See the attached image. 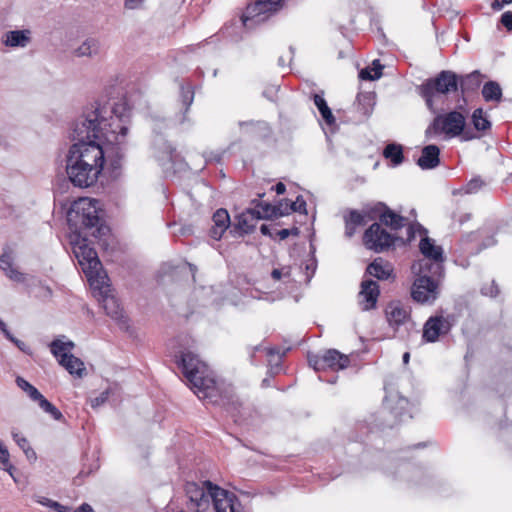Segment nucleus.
Here are the masks:
<instances>
[{"instance_id": "f257e3e1", "label": "nucleus", "mask_w": 512, "mask_h": 512, "mask_svg": "<svg viewBox=\"0 0 512 512\" xmlns=\"http://www.w3.org/2000/svg\"><path fill=\"white\" fill-rule=\"evenodd\" d=\"M97 201L89 198H79L74 201L67 212V224L70 231L78 238H82L74 246V254L85 274H98V283H104L107 275L99 271L102 264L96 250L87 244V236L101 239L110 232L104 220L99 216Z\"/></svg>"}, {"instance_id": "f03ea898", "label": "nucleus", "mask_w": 512, "mask_h": 512, "mask_svg": "<svg viewBox=\"0 0 512 512\" xmlns=\"http://www.w3.org/2000/svg\"><path fill=\"white\" fill-rule=\"evenodd\" d=\"M67 177L74 187L95 185L105 164L102 145L72 144L65 157Z\"/></svg>"}, {"instance_id": "7ed1b4c3", "label": "nucleus", "mask_w": 512, "mask_h": 512, "mask_svg": "<svg viewBox=\"0 0 512 512\" xmlns=\"http://www.w3.org/2000/svg\"><path fill=\"white\" fill-rule=\"evenodd\" d=\"M189 342L187 340V347L179 350V355L176 356V362L184 377L199 399L214 404H224L212 372L193 350L194 341L191 340V344Z\"/></svg>"}, {"instance_id": "20e7f679", "label": "nucleus", "mask_w": 512, "mask_h": 512, "mask_svg": "<svg viewBox=\"0 0 512 512\" xmlns=\"http://www.w3.org/2000/svg\"><path fill=\"white\" fill-rule=\"evenodd\" d=\"M106 113L105 107L98 103L86 107L72 124L70 138L73 144L101 145L102 140L106 142L107 127L112 126Z\"/></svg>"}, {"instance_id": "39448f33", "label": "nucleus", "mask_w": 512, "mask_h": 512, "mask_svg": "<svg viewBox=\"0 0 512 512\" xmlns=\"http://www.w3.org/2000/svg\"><path fill=\"white\" fill-rule=\"evenodd\" d=\"M111 113L116 117L117 123L109 121L112 126L107 127L109 134H106V144L110 146L109 150H111L113 154L111 166L115 170L120 168V162L126 151V136L129 131L127 122L130 115V108L126 102L121 101L111 107Z\"/></svg>"}, {"instance_id": "423d86ee", "label": "nucleus", "mask_w": 512, "mask_h": 512, "mask_svg": "<svg viewBox=\"0 0 512 512\" xmlns=\"http://www.w3.org/2000/svg\"><path fill=\"white\" fill-rule=\"evenodd\" d=\"M440 134H445L446 138L460 136L464 141L477 137L472 130L466 129L465 116L456 110L437 115L425 130L427 139Z\"/></svg>"}, {"instance_id": "0eeeda50", "label": "nucleus", "mask_w": 512, "mask_h": 512, "mask_svg": "<svg viewBox=\"0 0 512 512\" xmlns=\"http://www.w3.org/2000/svg\"><path fill=\"white\" fill-rule=\"evenodd\" d=\"M459 90V75L451 70H442L436 76L426 79L416 86V92L421 96L426 107L435 112L434 98L455 93Z\"/></svg>"}, {"instance_id": "6e6552de", "label": "nucleus", "mask_w": 512, "mask_h": 512, "mask_svg": "<svg viewBox=\"0 0 512 512\" xmlns=\"http://www.w3.org/2000/svg\"><path fill=\"white\" fill-rule=\"evenodd\" d=\"M364 246L375 253H382L393 247L397 242H402L403 238L387 232L380 223L371 224L363 234Z\"/></svg>"}, {"instance_id": "1a4fd4ad", "label": "nucleus", "mask_w": 512, "mask_h": 512, "mask_svg": "<svg viewBox=\"0 0 512 512\" xmlns=\"http://www.w3.org/2000/svg\"><path fill=\"white\" fill-rule=\"evenodd\" d=\"M283 0H256L247 5L241 17L242 25L252 28L254 25L265 22L269 15L275 13L282 7Z\"/></svg>"}, {"instance_id": "9d476101", "label": "nucleus", "mask_w": 512, "mask_h": 512, "mask_svg": "<svg viewBox=\"0 0 512 512\" xmlns=\"http://www.w3.org/2000/svg\"><path fill=\"white\" fill-rule=\"evenodd\" d=\"M308 362L315 371L331 369L333 371L343 370L350 364L348 355L336 349L326 350L322 355L313 354L308 356Z\"/></svg>"}, {"instance_id": "9b49d317", "label": "nucleus", "mask_w": 512, "mask_h": 512, "mask_svg": "<svg viewBox=\"0 0 512 512\" xmlns=\"http://www.w3.org/2000/svg\"><path fill=\"white\" fill-rule=\"evenodd\" d=\"M153 146L155 149V157L164 171L168 172L170 169L168 164L171 165V168H174L175 166L178 168L181 167L182 159L177 153L176 148L162 135L155 136L153 140Z\"/></svg>"}, {"instance_id": "f8f14e48", "label": "nucleus", "mask_w": 512, "mask_h": 512, "mask_svg": "<svg viewBox=\"0 0 512 512\" xmlns=\"http://www.w3.org/2000/svg\"><path fill=\"white\" fill-rule=\"evenodd\" d=\"M414 301L424 304L433 303L438 297V283L429 275L417 276L411 287Z\"/></svg>"}, {"instance_id": "ddd939ff", "label": "nucleus", "mask_w": 512, "mask_h": 512, "mask_svg": "<svg viewBox=\"0 0 512 512\" xmlns=\"http://www.w3.org/2000/svg\"><path fill=\"white\" fill-rule=\"evenodd\" d=\"M257 221L252 208H247L235 216L229 233L233 237H243L244 235L251 234L255 230Z\"/></svg>"}, {"instance_id": "4468645a", "label": "nucleus", "mask_w": 512, "mask_h": 512, "mask_svg": "<svg viewBox=\"0 0 512 512\" xmlns=\"http://www.w3.org/2000/svg\"><path fill=\"white\" fill-rule=\"evenodd\" d=\"M372 211L379 215V221L381 225L383 224L394 231L403 228L408 221L406 217L396 213L382 202L377 203Z\"/></svg>"}, {"instance_id": "2eb2a0df", "label": "nucleus", "mask_w": 512, "mask_h": 512, "mask_svg": "<svg viewBox=\"0 0 512 512\" xmlns=\"http://www.w3.org/2000/svg\"><path fill=\"white\" fill-rule=\"evenodd\" d=\"M241 132L253 138L266 140L272 135V128L264 120L239 121Z\"/></svg>"}, {"instance_id": "dca6fc26", "label": "nucleus", "mask_w": 512, "mask_h": 512, "mask_svg": "<svg viewBox=\"0 0 512 512\" xmlns=\"http://www.w3.org/2000/svg\"><path fill=\"white\" fill-rule=\"evenodd\" d=\"M380 294L379 285L372 279H365L361 282L359 293L360 304L363 310H369L376 306Z\"/></svg>"}, {"instance_id": "f3484780", "label": "nucleus", "mask_w": 512, "mask_h": 512, "mask_svg": "<svg viewBox=\"0 0 512 512\" xmlns=\"http://www.w3.org/2000/svg\"><path fill=\"white\" fill-rule=\"evenodd\" d=\"M109 285L104 287L101 282L98 283V292L102 297L101 303L107 316L111 317V320H122V314L119 302L114 295L108 294L110 291Z\"/></svg>"}, {"instance_id": "a211bd4d", "label": "nucleus", "mask_w": 512, "mask_h": 512, "mask_svg": "<svg viewBox=\"0 0 512 512\" xmlns=\"http://www.w3.org/2000/svg\"><path fill=\"white\" fill-rule=\"evenodd\" d=\"M212 221L213 226L209 230V236L218 241L228 228L231 229L232 222L228 211L224 208H220L214 212Z\"/></svg>"}, {"instance_id": "6ab92c4d", "label": "nucleus", "mask_w": 512, "mask_h": 512, "mask_svg": "<svg viewBox=\"0 0 512 512\" xmlns=\"http://www.w3.org/2000/svg\"><path fill=\"white\" fill-rule=\"evenodd\" d=\"M440 164V148L435 144H429L422 148L417 165L423 170L436 168Z\"/></svg>"}, {"instance_id": "aec40b11", "label": "nucleus", "mask_w": 512, "mask_h": 512, "mask_svg": "<svg viewBox=\"0 0 512 512\" xmlns=\"http://www.w3.org/2000/svg\"><path fill=\"white\" fill-rule=\"evenodd\" d=\"M252 203L255 204V207L252 208V211L254 212L257 220H271L284 216L283 210H281V206H276V204L272 205L269 202L260 200H253Z\"/></svg>"}, {"instance_id": "412c9836", "label": "nucleus", "mask_w": 512, "mask_h": 512, "mask_svg": "<svg viewBox=\"0 0 512 512\" xmlns=\"http://www.w3.org/2000/svg\"><path fill=\"white\" fill-rule=\"evenodd\" d=\"M0 269L12 281L24 283L26 276L13 266V256L9 249H5L0 255Z\"/></svg>"}, {"instance_id": "4be33fe9", "label": "nucleus", "mask_w": 512, "mask_h": 512, "mask_svg": "<svg viewBox=\"0 0 512 512\" xmlns=\"http://www.w3.org/2000/svg\"><path fill=\"white\" fill-rule=\"evenodd\" d=\"M24 283H26L28 294L40 301H48L53 296L52 289L40 279L31 277L28 280L26 279Z\"/></svg>"}, {"instance_id": "5701e85b", "label": "nucleus", "mask_w": 512, "mask_h": 512, "mask_svg": "<svg viewBox=\"0 0 512 512\" xmlns=\"http://www.w3.org/2000/svg\"><path fill=\"white\" fill-rule=\"evenodd\" d=\"M365 273L378 280H387L393 276V268L389 262L378 257L367 266Z\"/></svg>"}, {"instance_id": "b1692460", "label": "nucleus", "mask_w": 512, "mask_h": 512, "mask_svg": "<svg viewBox=\"0 0 512 512\" xmlns=\"http://www.w3.org/2000/svg\"><path fill=\"white\" fill-rule=\"evenodd\" d=\"M450 329V322H425L422 338L425 342H435L440 336L447 334Z\"/></svg>"}, {"instance_id": "393cba45", "label": "nucleus", "mask_w": 512, "mask_h": 512, "mask_svg": "<svg viewBox=\"0 0 512 512\" xmlns=\"http://www.w3.org/2000/svg\"><path fill=\"white\" fill-rule=\"evenodd\" d=\"M30 42L29 30L7 31L2 37V43L6 47H26Z\"/></svg>"}, {"instance_id": "a878e982", "label": "nucleus", "mask_w": 512, "mask_h": 512, "mask_svg": "<svg viewBox=\"0 0 512 512\" xmlns=\"http://www.w3.org/2000/svg\"><path fill=\"white\" fill-rule=\"evenodd\" d=\"M74 347V342L65 340V337L57 338L50 344L51 353L57 358L59 364L73 355L71 351Z\"/></svg>"}, {"instance_id": "bb28decb", "label": "nucleus", "mask_w": 512, "mask_h": 512, "mask_svg": "<svg viewBox=\"0 0 512 512\" xmlns=\"http://www.w3.org/2000/svg\"><path fill=\"white\" fill-rule=\"evenodd\" d=\"M419 249L425 257L424 260H444L442 247L436 245L434 240L427 235L421 238Z\"/></svg>"}, {"instance_id": "cd10ccee", "label": "nucleus", "mask_w": 512, "mask_h": 512, "mask_svg": "<svg viewBox=\"0 0 512 512\" xmlns=\"http://www.w3.org/2000/svg\"><path fill=\"white\" fill-rule=\"evenodd\" d=\"M483 75L475 70L464 76H459V89L462 94L475 92L481 85Z\"/></svg>"}, {"instance_id": "c85d7f7f", "label": "nucleus", "mask_w": 512, "mask_h": 512, "mask_svg": "<svg viewBox=\"0 0 512 512\" xmlns=\"http://www.w3.org/2000/svg\"><path fill=\"white\" fill-rule=\"evenodd\" d=\"M444 260H421L419 262V275H429L432 279L441 278L444 274Z\"/></svg>"}, {"instance_id": "c756f323", "label": "nucleus", "mask_w": 512, "mask_h": 512, "mask_svg": "<svg viewBox=\"0 0 512 512\" xmlns=\"http://www.w3.org/2000/svg\"><path fill=\"white\" fill-rule=\"evenodd\" d=\"M101 49L100 41L97 38L89 37L83 43L74 49L73 54L76 57H95L99 55Z\"/></svg>"}, {"instance_id": "7c9ffc66", "label": "nucleus", "mask_w": 512, "mask_h": 512, "mask_svg": "<svg viewBox=\"0 0 512 512\" xmlns=\"http://www.w3.org/2000/svg\"><path fill=\"white\" fill-rule=\"evenodd\" d=\"M180 103H181V116L179 117V123L183 124L187 121L186 114L188 113L190 106L194 101V90L191 85H180Z\"/></svg>"}, {"instance_id": "2f4dec72", "label": "nucleus", "mask_w": 512, "mask_h": 512, "mask_svg": "<svg viewBox=\"0 0 512 512\" xmlns=\"http://www.w3.org/2000/svg\"><path fill=\"white\" fill-rule=\"evenodd\" d=\"M482 97L486 102L502 101L503 93L500 84L497 81L489 80L484 83L482 88Z\"/></svg>"}, {"instance_id": "473e14b6", "label": "nucleus", "mask_w": 512, "mask_h": 512, "mask_svg": "<svg viewBox=\"0 0 512 512\" xmlns=\"http://www.w3.org/2000/svg\"><path fill=\"white\" fill-rule=\"evenodd\" d=\"M383 156L390 160L394 167L399 166L404 161L403 147L397 143H389L383 149Z\"/></svg>"}, {"instance_id": "72a5a7b5", "label": "nucleus", "mask_w": 512, "mask_h": 512, "mask_svg": "<svg viewBox=\"0 0 512 512\" xmlns=\"http://www.w3.org/2000/svg\"><path fill=\"white\" fill-rule=\"evenodd\" d=\"M313 101L325 123L328 126L334 125L336 119L324 97L320 94H313Z\"/></svg>"}, {"instance_id": "f704fd0d", "label": "nucleus", "mask_w": 512, "mask_h": 512, "mask_svg": "<svg viewBox=\"0 0 512 512\" xmlns=\"http://www.w3.org/2000/svg\"><path fill=\"white\" fill-rule=\"evenodd\" d=\"M358 104V110L365 116H369L375 105V93L374 92H360L356 97Z\"/></svg>"}, {"instance_id": "c9c22d12", "label": "nucleus", "mask_w": 512, "mask_h": 512, "mask_svg": "<svg viewBox=\"0 0 512 512\" xmlns=\"http://www.w3.org/2000/svg\"><path fill=\"white\" fill-rule=\"evenodd\" d=\"M71 375L82 378L86 373V368L83 361L74 355L66 358L61 364Z\"/></svg>"}, {"instance_id": "e433bc0d", "label": "nucleus", "mask_w": 512, "mask_h": 512, "mask_svg": "<svg viewBox=\"0 0 512 512\" xmlns=\"http://www.w3.org/2000/svg\"><path fill=\"white\" fill-rule=\"evenodd\" d=\"M268 357V365L274 373H278L281 367L282 357L286 354L287 350H282L277 347H270L264 349Z\"/></svg>"}, {"instance_id": "4c0bfd02", "label": "nucleus", "mask_w": 512, "mask_h": 512, "mask_svg": "<svg viewBox=\"0 0 512 512\" xmlns=\"http://www.w3.org/2000/svg\"><path fill=\"white\" fill-rule=\"evenodd\" d=\"M387 316L392 320H406L409 317L408 307L402 305L400 302H391L386 309Z\"/></svg>"}, {"instance_id": "58836bf2", "label": "nucleus", "mask_w": 512, "mask_h": 512, "mask_svg": "<svg viewBox=\"0 0 512 512\" xmlns=\"http://www.w3.org/2000/svg\"><path fill=\"white\" fill-rule=\"evenodd\" d=\"M471 121L477 131H486L491 128V122L484 116L482 108H477L473 111Z\"/></svg>"}, {"instance_id": "ea45409f", "label": "nucleus", "mask_w": 512, "mask_h": 512, "mask_svg": "<svg viewBox=\"0 0 512 512\" xmlns=\"http://www.w3.org/2000/svg\"><path fill=\"white\" fill-rule=\"evenodd\" d=\"M15 382L17 386L30 397L31 400L38 402L40 398H42L43 395L38 391V389L26 381L23 377L18 376Z\"/></svg>"}, {"instance_id": "a19ab883", "label": "nucleus", "mask_w": 512, "mask_h": 512, "mask_svg": "<svg viewBox=\"0 0 512 512\" xmlns=\"http://www.w3.org/2000/svg\"><path fill=\"white\" fill-rule=\"evenodd\" d=\"M285 203V210H283L284 216L289 215L291 212H299L301 214L307 215V209H306V201L304 200L303 196L298 195L296 200L294 202H284Z\"/></svg>"}, {"instance_id": "79ce46f5", "label": "nucleus", "mask_w": 512, "mask_h": 512, "mask_svg": "<svg viewBox=\"0 0 512 512\" xmlns=\"http://www.w3.org/2000/svg\"><path fill=\"white\" fill-rule=\"evenodd\" d=\"M37 403L39 407L46 413L50 414L53 419L61 420L63 418V415L59 409L56 408L51 402H49L44 396H42V398H40Z\"/></svg>"}, {"instance_id": "37998d69", "label": "nucleus", "mask_w": 512, "mask_h": 512, "mask_svg": "<svg viewBox=\"0 0 512 512\" xmlns=\"http://www.w3.org/2000/svg\"><path fill=\"white\" fill-rule=\"evenodd\" d=\"M117 391V387L114 386H110L108 387L106 390H104L103 392H101L97 397H94V398H91L90 399V404H91V407L92 408H98L100 407L101 405H103L104 403H106L109 399V397L113 394H115V392Z\"/></svg>"}, {"instance_id": "c03bdc74", "label": "nucleus", "mask_w": 512, "mask_h": 512, "mask_svg": "<svg viewBox=\"0 0 512 512\" xmlns=\"http://www.w3.org/2000/svg\"><path fill=\"white\" fill-rule=\"evenodd\" d=\"M344 220H348L356 227H362L367 224L365 215L355 209H350L348 214L344 215Z\"/></svg>"}, {"instance_id": "a18cd8bd", "label": "nucleus", "mask_w": 512, "mask_h": 512, "mask_svg": "<svg viewBox=\"0 0 512 512\" xmlns=\"http://www.w3.org/2000/svg\"><path fill=\"white\" fill-rule=\"evenodd\" d=\"M487 183L480 177H473L463 188L465 194H475L484 188Z\"/></svg>"}, {"instance_id": "49530a36", "label": "nucleus", "mask_w": 512, "mask_h": 512, "mask_svg": "<svg viewBox=\"0 0 512 512\" xmlns=\"http://www.w3.org/2000/svg\"><path fill=\"white\" fill-rule=\"evenodd\" d=\"M416 232L427 235L428 231L425 227H423L420 223L410 224L407 228V238L403 239L404 243L399 242L401 245H405L406 243H410L415 239Z\"/></svg>"}, {"instance_id": "de8ad7c7", "label": "nucleus", "mask_w": 512, "mask_h": 512, "mask_svg": "<svg viewBox=\"0 0 512 512\" xmlns=\"http://www.w3.org/2000/svg\"><path fill=\"white\" fill-rule=\"evenodd\" d=\"M10 454L8 449L0 442V463L2 465V468L7 471L12 477V469L13 466L10 463Z\"/></svg>"}, {"instance_id": "09e8293b", "label": "nucleus", "mask_w": 512, "mask_h": 512, "mask_svg": "<svg viewBox=\"0 0 512 512\" xmlns=\"http://www.w3.org/2000/svg\"><path fill=\"white\" fill-rule=\"evenodd\" d=\"M500 289L495 280H492L489 284H484L481 287V294L484 296H489L491 298H495L499 295Z\"/></svg>"}, {"instance_id": "8fccbe9b", "label": "nucleus", "mask_w": 512, "mask_h": 512, "mask_svg": "<svg viewBox=\"0 0 512 512\" xmlns=\"http://www.w3.org/2000/svg\"><path fill=\"white\" fill-rule=\"evenodd\" d=\"M0 331L4 332L6 337L10 339L21 351L30 354L29 347L23 342L14 338L7 330L5 322H0Z\"/></svg>"}, {"instance_id": "3c124183", "label": "nucleus", "mask_w": 512, "mask_h": 512, "mask_svg": "<svg viewBox=\"0 0 512 512\" xmlns=\"http://www.w3.org/2000/svg\"><path fill=\"white\" fill-rule=\"evenodd\" d=\"M271 277L275 281H279L282 278L290 279L291 278V267L284 266L282 268H274L271 272Z\"/></svg>"}, {"instance_id": "603ef678", "label": "nucleus", "mask_w": 512, "mask_h": 512, "mask_svg": "<svg viewBox=\"0 0 512 512\" xmlns=\"http://www.w3.org/2000/svg\"><path fill=\"white\" fill-rule=\"evenodd\" d=\"M11 435H12L13 440L16 442V444L19 446L20 449L27 448V446L30 445L27 438L24 435H22L19 431H17L16 429H13L11 431Z\"/></svg>"}, {"instance_id": "864d4df0", "label": "nucleus", "mask_w": 512, "mask_h": 512, "mask_svg": "<svg viewBox=\"0 0 512 512\" xmlns=\"http://www.w3.org/2000/svg\"><path fill=\"white\" fill-rule=\"evenodd\" d=\"M39 503L49 506V507L53 508L54 510H56L57 512H66L67 511V508L65 506L61 505L58 502L47 499V498H43V500H40Z\"/></svg>"}, {"instance_id": "5fc2aeb1", "label": "nucleus", "mask_w": 512, "mask_h": 512, "mask_svg": "<svg viewBox=\"0 0 512 512\" xmlns=\"http://www.w3.org/2000/svg\"><path fill=\"white\" fill-rule=\"evenodd\" d=\"M500 23L507 29V31H512V12L506 11L500 17Z\"/></svg>"}, {"instance_id": "6e6d98bb", "label": "nucleus", "mask_w": 512, "mask_h": 512, "mask_svg": "<svg viewBox=\"0 0 512 512\" xmlns=\"http://www.w3.org/2000/svg\"><path fill=\"white\" fill-rule=\"evenodd\" d=\"M359 78L365 81L377 80V78L373 76L372 69L370 68V66L365 67L359 71Z\"/></svg>"}, {"instance_id": "4d7b16f0", "label": "nucleus", "mask_w": 512, "mask_h": 512, "mask_svg": "<svg viewBox=\"0 0 512 512\" xmlns=\"http://www.w3.org/2000/svg\"><path fill=\"white\" fill-rule=\"evenodd\" d=\"M370 68L372 69V73L375 78L379 79L382 76L384 66L380 63V60L375 59Z\"/></svg>"}, {"instance_id": "13d9d810", "label": "nucleus", "mask_w": 512, "mask_h": 512, "mask_svg": "<svg viewBox=\"0 0 512 512\" xmlns=\"http://www.w3.org/2000/svg\"><path fill=\"white\" fill-rule=\"evenodd\" d=\"M511 3H512V0H493V2L491 3V8L493 11H500L506 5H509Z\"/></svg>"}, {"instance_id": "bf43d9fd", "label": "nucleus", "mask_w": 512, "mask_h": 512, "mask_svg": "<svg viewBox=\"0 0 512 512\" xmlns=\"http://www.w3.org/2000/svg\"><path fill=\"white\" fill-rule=\"evenodd\" d=\"M344 223H345L344 235L346 238L350 239L355 235L357 227L355 225L351 224L348 220H344Z\"/></svg>"}, {"instance_id": "052dcab7", "label": "nucleus", "mask_w": 512, "mask_h": 512, "mask_svg": "<svg viewBox=\"0 0 512 512\" xmlns=\"http://www.w3.org/2000/svg\"><path fill=\"white\" fill-rule=\"evenodd\" d=\"M272 190H274L276 192V194L278 195H281V194H284L285 191H286V186L284 183L282 182H278L277 184H275L274 186H272L271 188Z\"/></svg>"}, {"instance_id": "680f3d73", "label": "nucleus", "mask_w": 512, "mask_h": 512, "mask_svg": "<svg viewBox=\"0 0 512 512\" xmlns=\"http://www.w3.org/2000/svg\"><path fill=\"white\" fill-rule=\"evenodd\" d=\"M22 451L24 452V454L26 455V457L29 459V460H35L36 459V453L35 451L31 448V446H27V448H24L22 449Z\"/></svg>"}, {"instance_id": "e2e57ef3", "label": "nucleus", "mask_w": 512, "mask_h": 512, "mask_svg": "<svg viewBox=\"0 0 512 512\" xmlns=\"http://www.w3.org/2000/svg\"><path fill=\"white\" fill-rule=\"evenodd\" d=\"M277 236L280 240H285L290 236V231L288 229H281L277 231Z\"/></svg>"}, {"instance_id": "0e129e2a", "label": "nucleus", "mask_w": 512, "mask_h": 512, "mask_svg": "<svg viewBox=\"0 0 512 512\" xmlns=\"http://www.w3.org/2000/svg\"><path fill=\"white\" fill-rule=\"evenodd\" d=\"M74 512H94V510L89 504L84 503L79 508H77Z\"/></svg>"}, {"instance_id": "69168bd1", "label": "nucleus", "mask_w": 512, "mask_h": 512, "mask_svg": "<svg viewBox=\"0 0 512 512\" xmlns=\"http://www.w3.org/2000/svg\"><path fill=\"white\" fill-rule=\"evenodd\" d=\"M260 232L264 236H270V237L272 236L271 229L267 224H262L260 226Z\"/></svg>"}, {"instance_id": "338daca9", "label": "nucleus", "mask_w": 512, "mask_h": 512, "mask_svg": "<svg viewBox=\"0 0 512 512\" xmlns=\"http://www.w3.org/2000/svg\"><path fill=\"white\" fill-rule=\"evenodd\" d=\"M472 215L470 213H465V214H462L459 219H458V222L460 225L464 224L465 222L469 221L471 219Z\"/></svg>"}, {"instance_id": "774afa93", "label": "nucleus", "mask_w": 512, "mask_h": 512, "mask_svg": "<svg viewBox=\"0 0 512 512\" xmlns=\"http://www.w3.org/2000/svg\"><path fill=\"white\" fill-rule=\"evenodd\" d=\"M496 243V241L494 240L493 237H490L487 242H484L481 246V248L479 249V251L481 249H484V248H487V247H490V246H493L494 244Z\"/></svg>"}]
</instances>
